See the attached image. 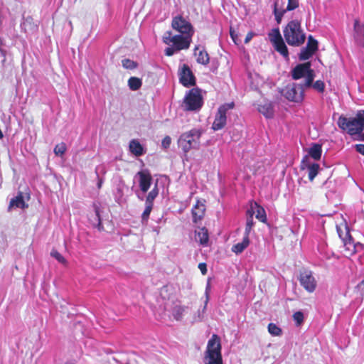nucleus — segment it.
<instances>
[{"instance_id": "864d4df0", "label": "nucleus", "mask_w": 364, "mask_h": 364, "mask_svg": "<svg viewBox=\"0 0 364 364\" xmlns=\"http://www.w3.org/2000/svg\"><path fill=\"white\" fill-rule=\"evenodd\" d=\"M274 16L277 23H280L282 19V16L280 15H277V14H274Z\"/></svg>"}, {"instance_id": "4468645a", "label": "nucleus", "mask_w": 364, "mask_h": 364, "mask_svg": "<svg viewBox=\"0 0 364 364\" xmlns=\"http://www.w3.org/2000/svg\"><path fill=\"white\" fill-rule=\"evenodd\" d=\"M353 36L355 43L358 46L364 48V21L355 20Z\"/></svg>"}, {"instance_id": "20e7f679", "label": "nucleus", "mask_w": 364, "mask_h": 364, "mask_svg": "<svg viewBox=\"0 0 364 364\" xmlns=\"http://www.w3.org/2000/svg\"><path fill=\"white\" fill-rule=\"evenodd\" d=\"M202 133L201 129L196 128L183 133L178 140V146L186 154L192 149H198Z\"/></svg>"}, {"instance_id": "5701e85b", "label": "nucleus", "mask_w": 364, "mask_h": 364, "mask_svg": "<svg viewBox=\"0 0 364 364\" xmlns=\"http://www.w3.org/2000/svg\"><path fill=\"white\" fill-rule=\"evenodd\" d=\"M258 111L267 118H272L274 115L273 106L269 102L259 105Z\"/></svg>"}, {"instance_id": "09e8293b", "label": "nucleus", "mask_w": 364, "mask_h": 364, "mask_svg": "<svg viewBox=\"0 0 364 364\" xmlns=\"http://www.w3.org/2000/svg\"><path fill=\"white\" fill-rule=\"evenodd\" d=\"M176 48H172V47H168L165 49L164 52H165V55H167V56H171L174 54L175 51H176Z\"/></svg>"}, {"instance_id": "473e14b6", "label": "nucleus", "mask_w": 364, "mask_h": 364, "mask_svg": "<svg viewBox=\"0 0 364 364\" xmlns=\"http://www.w3.org/2000/svg\"><path fill=\"white\" fill-rule=\"evenodd\" d=\"M159 194V190L156 186L148 194L146 198L145 203L152 204L154 205V200Z\"/></svg>"}, {"instance_id": "39448f33", "label": "nucleus", "mask_w": 364, "mask_h": 364, "mask_svg": "<svg viewBox=\"0 0 364 364\" xmlns=\"http://www.w3.org/2000/svg\"><path fill=\"white\" fill-rule=\"evenodd\" d=\"M203 105V97L201 89L194 87L186 92L182 104V107L185 111H198L201 109Z\"/></svg>"}, {"instance_id": "bf43d9fd", "label": "nucleus", "mask_w": 364, "mask_h": 364, "mask_svg": "<svg viewBox=\"0 0 364 364\" xmlns=\"http://www.w3.org/2000/svg\"><path fill=\"white\" fill-rule=\"evenodd\" d=\"M360 140L364 141V133L361 135Z\"/></svg>"}, {"instance_id": "6e6552de", "label": "nucleus", "mask_w": 364, "mask_h": 364, "mask_svg": "<svg viewBox=\"0 0 364 364\" xmlns=\"http://www.w3.org/2000/svg\"><path fill=\"white\" fill-rule=\"evenodd\" d=\"M306 88L303 84L291 83L283 89L282 94L289 101L300 102L304 99Z\"/></svg>"}, {"instance_id": "a18cd8bd", "label": "nucleus", "mask_w": 364, "mask_h": 364, "mask_svg": "<svg viewBox=\"0 0 364 364\" xmlns=\"http://www.w3.org/2000/svg\"><path fill=\"white\" fill-rule=\"evenodd\" d=\"M171 143V137L168 136H166L163 139L161 145L164 148L167 149L170 146Z\"/></svg>"}, {"instance_id": "aec40b11", "label": "nucleus", "mask_w": 364, "mask_h": 364, "mask_svg": "<svg viewBox=\"0 0 364 364\" xmlns=\"http://www.w3.org/2000/svg\"><path fill=\"white\" fill-rule=\"evenodd\" d=\"M138 175L139 176L140 189L142 192L146 193L150 188L152 177L149 173L144 171H139Z\"/></svg>"}, {"instance_id": "9d476101", "label": "nucleus", "mask_w": 364, "mask_h": 364, "mask_svg": "<svg viewBox=\"0 0 364 364\" xmlns=\"http://www.w3.org/2000/svg\"><path fill=\"white\" fill-rule=\"evenodd\" d=\"M171 27L182 35H193V30L191 23L186 21L181 15L173 18Z\"/></svg>"}, {"instance_id": "0eeeda50", "label": "nucleus", "mask_w": 364, "mask_h": 364, "mask_svg": "<svg viewBox=\"0 0 364 364\" xmlns=\"http://www.w3.org/2000/svg\"><path fill=\"white\" fill-rule=\"evenodd\" d=\"M191 35H172V32L166 31L163 36V41L166 45L173 43L176 50L188 49L190 46Z\"/></svg>"}, {"instance_id": "13d9d810", "label": "nucleus", "mask_w": 364, "mask_h": 364, "mask_svg": "<svg viewBox=\"0 0 364 364\" xmlns=\"http://www.w3.org/2000/svg\"><path fill=\"white\" fill-rule=\"evenodd\" d=\"M233 107H234V103L233 102L229 103V105H228L229 109H232Z\"/></svg>"}, {"instance_id": "4d7b16f0", "label": "nucleus", "mask_w": 364, "mask_h": 364, "mask_svg": "<svg viewBox=\"0 0 364 364\" xmlns=\"http://www.w3.org/2000/svg\"><path fill=\"white\" fill-rule=\"evenodd\" d=\"M108 363H109V364H114V363H117V361L115 358H112V360H109Z\"/></svg>"}, {"instance_id": "c9c22d12", "label": "nucleus", "mask_w": 364, "mask_h": 364, "mask_svg": "<svg viewBox=\"0 0 364 364\" xmlns=\"http://www.w3.org/2000/svg\"><path fill=\"white\" fill-rule=\"evenodd\" d=\"M309 50L315 53L318 49V41L315 40L311 36L308 38L307 45L306 46Z\"/></svg>"}, {"instance_id": "9b49d317", "label": "nucleus", "mask_w": 364, "mask_h": 364, "mask_svg": "<svg viewBox=\"0 0 364 364\" xmlns=\"http://www.w3.org/2000/svg\"><path fill=\"white\" fill-rule=\"evenodd\" d=\"M299 281L301 287L308 291L312 293L315 291L317 282L311 270L304 269L300 272Z\"/></svg>"}, {"instance_id": "c85d7f7f", "label": "nucleus", "mask_w": 364, "mask_h": 364, "mask_svg": "<svg viewBox=\"0 0 364 364\" xmlns=\"http://www.w3.org/2000/svg\"><path fill=\"white\" fill-rule=\"evenodd\" d=\"M336 228L339 237L342 242L351 237L349 228L346 224L337 226Z\"/></svg>"}, {"instance_id": "cd10ccee", "label": "nucleus", "mask_w": 364, "mask_h": 364, "mask_svg": "<svg viewBox=\"0 0 364 364\" xmlns=\"http://www.w3.org/2000/svg\"><path fill=\"white\" fill-rule=\"evenodd\" d=\"M247 220H246V224H245V229L244 235L249 236L252 228L255 225V222L253 220V213H250V210L247 211Z\"/></svg>"}, {"instance_id": "49530a36", "label": "nucleus", "mask_w": 364, "mask_h": 364, "mask_svg": "<svg viewBox=\"0 0 364 364\" xmlns=\"http://www.w3.org/2000/svg\"><path fill=\"white\" fill-rule=\"evenodd\" d=\"M287 11V9L283 10H279L277 9V3H274V14H277V15H280L283 17L284 14Z\"/></svg>"}, {"instance_id": "c03bdc74", "label": "nucleus", "mask_w": 364, "mask_h": 364, "mask_svg": "<svg viewBox=\"0 0 364 364\" xmlns=\"http://www.w3.org/2000/svg\"><path fill=\"white\" fill-rule=\"evenodd\" d=\"M229 33L236 45H239L241 43V40L239 38L237 34H236L235 31H232L231 28L229 30Z\"/></svg>"}, {"instance_id": "de8ad7c7", "label": "nucleus", "mask_w": 364, "mask_h": 364, "mask_svg": "<svg viewBox=\"0 0 364 364\" xmlns=\"http://www.w3.org/2000/svg\"><path fill=\"white\" fill-rule=\"evenodd\" d=\"M198 268L200 270L203 275H205L207 274V265L204 262L199 263Z\"/></svg>"}, {"instance_id": "ea45409f", "label": "nucleus", "mask_w": 364, "mask_h": 364, "mask_svg": "<svg viewBox=\"0 0 364 364\" xmlns=\"http://www.w3.org/2000/svg\"><path fill=\"white\" fill-rule=\"evenodd\" d=\"M311 87L318 92H323L325 89V84L321 80H316L314 83L312 82Z\"/></svg>"}, {"instance_id": "a19ab883", "label": "nucleus", "mask_w": 364, "mask_h": 364, "mask_svg": "<svg viewBox=\"0 0 364 364\" xmlns=\"http://www.w3.org/2000/svg\"><path fill=\"white\" fill-rule=\"evenodd\" d=\"M160 295L164 299H169V287L168 285L163 286L160 289Z\"/></svg>"}, {"instance_id": "bb28decb", "label": "nucleus", "mask_w": 364, "mask_h": 364, "mask_svg": "<svg viewBox=\"0 0 364 364\" xmlns=\"http://www.w3.org/2000/svg\"><path fill=\"white\" fill-rule=\"evenodd\" d=\"M188 309V306L176 305L173 308L172 315L175 320L181 321L184 313Z\"/></svg>"}, {"instance_id": "f8f14e48", "label": "nucleus", "mask_w": 364, "mask_h": 364, "mask_svg": "<svg viewBox=\"0 0 364 364\" xmlns=\"http://www.w3.org/2000/svg\"><path fill=\"white\" fill-rule=\"evenodd\" d=\"M178 75L179 82L184 87H190L196 85V77L188 65H183L181 69L178 73Z\"/></svg>"}, {"instance_id": "423d86ee", "label": "nucleus", "mask_w": 364, "mask_h": 364, "mask_svg": "<svg viewBox=\"0 0 364 364\" xmlns=\"http://www.w3.org/2000/svg\"><path fill=\"white\" fill-rule=\"evenodd\" d=\"M291 77L294 80L304 78V86L311 87L315 78V72L311 68V63L307 62L297 65L291 70Z\"/></svg>"}, {"instance_id": "3c124183", "label": "nucleus", "mask_w": 364, "mask_h": 364, "mask_svg": "<svg viewBox=\"0 0 364 364\" xmlns=\"http://www.w3.org/2000/svg\"><path fill=\"white\" fill-rule=\"evenodd\" d=\"M253 33H248L245 38V43H247L250 42V41L252 38Z\"/></svg>"}, {"instance_id": "603ef678", "label": "nucleus", "mask_w": 364, "mask_h": 364, "mask_svg": "<svg viewBox=\"0 0 364 364\" xmlns=\"http://www.w3.org/2000/svg\"><path fill=\"white\" fill-rule=\"evenodd\" d=\"M357 288L364 293V279L358 284Z\"/></svg>"}, {"instance_id": "412c9836", "label": "nucleus", "mask_w": 364, "mask_h": 364, "mask_svg": "<svg viewBox=\"0 0 364 364\" xmlns=\"http://www.w3.org/2000/svg\"><path fill=\"white\" fill-rule=\"evenodd\" d=\"M28 204L24 201L22 192H19L18 195L10 200L9 210L13 208H20L22 209L28 208Z\"/></svg>"}, {"instance_id": "2f4dec72", "label": "nucleus", "mask_w": 364, "mask_h": 364, "mask_svg": "<svg viewBox=\"0 0 364 364\" xmlns=\"http://www.w3.org/2000/svg\"><path fill=\"white\" fill-rule=\"evenodd\" d=\"M122 64L123 68L127 70H134L138 66V63L136 62L129 58L122 60Z\"/></svg>"}, {"instance_id": "1a4fd4ad", "label": "nucleus", "mask_w": 364, "mask_h": 364, "mask_svg": "<svg viewBox=\"0 0 364 364\" xmlns=\"http://www.w3.org/2000/svg\"><path fill=\"white\" fill-rule=\"evenodd\" d=\"M269 41L274 49L286 59L289 57V52L287 46L280 33L279 28H273L268 34Z\"/></svg>"}, {"instance_id": "f3484780", "label": "nucleus", "mask_w": 364, "mask_h": 364, "mask_svg": "<svg viewBox=\"0 0 364 364\" xmlns=\"http://www.w3.org/2000/svg\"><path fill=\"white\" fill-rule=\"evenodd\" d=\"M342 242V253L346 257H350L353 255L357 252V249L361 246L360 243L355 244L353 241L352 237L346 239Z\"/></svg>"}, {"instance_id": "f03ea898", "label": "nucleus", "mask_w": 364, "mask_h": 364, "mask_svg": "<svg viewBox=\"0 0 364 364\" xmlns=\"http://www.w3.org/2000/svg\"><path fill=\"white\" fill-rule=\"evenodd\" d=\"M204 364H223L220 338L213 334L208 341L203 357Z\"/></svg>"}, {"instance_id": "72a5a7b5", "label": "nucleus", "mask_w": 364, "mask_h": 364, "mask_svg": "<svg viewBox=\"0 0 364 364\" xmlns=\"http://www.w3.org/2000/svg\"><path fill=\"white\" fill-rule=\"evenodd\" d=\"M268 331L273 336H279L282 335V329L275 323H270L268 325Z\"/></svg>"}, {"instance_id": "052dcab7", "label": "nucleus", "mask_w": 364, "mask_h": 364, "mask_svg": "<svg viewBox=\"0 0 364 364\" xmlns=\"http://www.w3.org/2000/svg\"><path fill=\"white\" fill-rule=\"evenodd\" d=\"M65 364H73L72 362H66Z\"/></svg>"}, {"instance_id": "f704fd0d", "label": "nucleus", "mask_w": 364, "mask_h": 364, "mask_svg": "<svg viewBox=\"0 0 364 364\" xmlns=\"http://www.w3.org/2000/svg\"><path fill=\"white\" fill-rule=\"evenodd\" d=\"M314 53L312 52L311 50H309L306 47L303 48L301 50V52L299 53V58L301 60H306L309 59Z\"/></svg>"}, {"instance_id": "8fccbe9b", "label": "nucleus", "mask_w": 364, "mask_h": 364, "mask_svg": "<svg viewBox=\"0 0 364 364\" xmlns=\"http://www.w3.org/2000/svg\"><path fill=\"white\" fill-rule=\"evenodd\" d=\"M355 149L358 152L364 155V144H357L355 146Z\"/></svg>"}, {"instance_id": "ddd939ff", "label": "nucleus", "mask_w": 364, "mask_h": 364, "mask_svg": "<svg viewBox=\"0 0 364 364\" xmlns=\"http://www.w3.org/2000/svg\"><path fill=\"white\" fill-rule=\"evenodd\" d=\"M228 105H221L215 115V120L213 123L212 128L215 131L221 129L226 124Z\"/></svg>"}, {"instance_id": "dca6fc26", "label": "nucleus", "mask_w": 364, "mask_h": 364, "mask_svg": "<svg viewBox=\"0 0 364 364\" xmlns=\"http://www.w3.org/2000/svg\"><path fill=\"white\" fill-rule=\"evenodd\" d=\"M301 169L308 170L309 179L312 181L318 173L320 166L318 164L310 163L308 156H306L301 161Z\"/></svg>"}, {"instance_id": "a211bd4d", "label": "nucleus", "mask_w": 364, "mask_h": 364, "mask_svg": "<svg viewBox=\"0 0 364 364\" xmlns=\"http://www.w3.org/2000/svg\"><path fill=\"white\" fill-rule=\"evenodd\" d=\"M191 213L193 216V222L194 223H198V222L201 221L205 216V205L198 200L196 205L193 207Z\"/></svg>"}, {"instance_id": "f257e3e1", "label": "nucleus", "mask_w": 364, "mask_h": 364, "mask_svg": "<svg viewBox=\"0 0 364 364\" xmlns=\"http://www.w3.org/2000/svg\"><path fill=\"white\" fill-rule=\"evenodd\" d=\"M340 129L353 136L364 130V110L358 111L355 117L348 118L341 115L337 121Z\"/></svg>"}, {"instance_id": "37998d69", "label": "nucleus", "mask_w": 364, "mask_h": 364, "mask_svg": "<svg viewBox=\"0 0 364 364\" xmlns=\"http://www.w3.org/2000/svg\"><path fill=\"white\" fill-rule=\"evenodd\" d=\"M294 321L298 325L301 324L304 320V315L301 311H297L293 315Z\"/></svg>"}, {"instance_id": "b1692460", "label": "nucleus", "mask_w": 364, "mask_h": 364, "mask_svg": "<svg viewBox=\"0 0 364 364\" xmlns=\"http://www.w3.org/2000/svg\"><path fill=\"white\" fill-rule=\"evenodd\" d=\"M250 245L249 236L244 235L242 241L232 247V251L235 254L242 252Z\"/></svg>"}, {"instance_id": "2eb2a0df", "label": "nucleus", "mask_w": 364, "mask_h": 364, "mask_svg": "<svg viewBox=\"0 0 364 364\" xmlns=\"http://www.w3.org/2000/svg\"><path fill=\"white\" fill-rule=\"evenodd\" d=\"M93 213L89 215V221L92 225L97 228L98 230L103 231L105 230L101 220L100 216V204L99 203H93Z\"/></svg>"}, {"instance_id": "c756f323", "label": "nucleus", "mask_w": 364, "mask_h": 364, "mask_svg": "<svg viewBox=\"0 0 364 364\" xmlns=\"http://www.w3.org/2000/svg\"><path fill=\"white\" fill-rule=\"evenodd\" d=\"M142 81L140 78L136 77H131L128 80V86L132 91H136L141 88Z\"/></svg>"}, {"instance_id": "393cba45", "label": "nucleus", "mask_w": 364, "mask_h": 364, "mask_svg": "<svg viewBox=\"0 0 364 364\" xmlns=\"http://www.w3.org/2000/svg\"><path fill=\"white\" fill-rule=\"evenodd\" d=\"M308 154L310 157L314 160H319L322 154L321 146L318 144H314L308 150Z\"/></svg>"}, {"instance_id": "58836bf2", "label": "nucleus", "mask_w": 364, "mask_h": 364, "mask_svg": "<svg viewBox=\"0 0 364 364\" xmlns=\"http://www.w3.org/2000/svg\"><path fill=\"white\" fill-rule=\"evenodd\" d=\"M50 255L61 264H65L67 262L65 257L56 250H52Z\"/></svg>"}, {"instance_id": "6ab92c4d", "label": "nucleus", "mask_w": 364, "mask_h": 364, "mask_svg": "<svg viewBox=\"0 0 364 364\" xmlns=\"http://www.w3.org/2000/svg\"><path fill=\"white\" fill-rule=\"evenodd\" d=\"M247 210H250V213H253V215L256 213V218L258 219L260 222L264 223L267 222V215L265 210L257 203H252L250 205V208Z\"/></svg>"}, {"instance_id": "a878e982", "label": "nucleus", "mask_w": 364, "mask_h": 364, "mask_svg": "<svg viewBox=\"0 0 364 364\" xmlns=\"http://www.w3.org/2000/svg\"><path fill=\"white\" fill-rule=\"evenodd\" d=\"M129 150L136 156H140L144 153L143 146L137 140L135 139H133L130 141Z\"/></svg>"}, {"instance_id": "4c0bfd02", "label": "nucleus", "mask_w": 364, "mask_h": 364, "mask_svg": "<svg viewBox=\"0 0 364 364\" xmlns=\"http://www.w3.org/2000/svg\"><path fill=\"white\" fill-rule=\"evenodd\" d=\"M146 205V208H145V210H144L142 215H141V219L143 221H147L149 218V215H150V213L152 210V208H153V205L152 204H148V203H145Z\"/></svg>"}, {"instance_id": "4be33fe9", "label": "nucleus", "mask_w": 364, "mask_h": 364, "mask_svg": "<svg viewBox=\"0 0 364 364\" xmlns=\"http://www.w3.org/2000/svg\"><path fill=\"white\" fill-rule=\"evenodd\" d=\"M196 240L202 245H207L209 240V235L207 228L205 227L196 230Z\"/></svg>"}, {"instance_id": "6e6d98bb", "label": "nucleus", "mask_w": 364, "mask_h": 364, "mask_svg": "<svg viewBox=\"0 0 364 364\" xmlns=\"http://www.w3.org/2000/svg\"><path fill=\"white\" fill-rule=\"evenodd\" d=\"M102 178H99L98 183H97V188H100L101 186H102Z\"/></svg>"}, {"instance_id": "79ce46f5", "label": "nucleus", "mask_w": 364, "mask_h": 364, "mask_svg": "<svg viewBox=\"0 0 364 364\" xmlns=\"http://www.w3.org/2000/svg\"><path fill=\"white\" fill-rule=\"evenodd\" d=\"M299 6V0H288L287 11H292Z\"/></svg>"}, {"instance_id": "7c9ffc66", "label": "nucleus", "mask_w": 364, "mask_h": 364, "mask_svg": "<svg viewBox=\"0 0 364 364\" xmlns=\"http://www.w3.org/2000/svg\"><path fill=\"white\" fill-rule=\"evenodd\" d=\"M210 60L208 53L205 50H200L197 55V62L202 65L208 64Z\"/></svg>"}, {"instance_id": "7ed1b4c3", "label": "nucleus", "mask_w": 364, "mask_h": 364, "mask_svg": "<svg viewBox=\"0 0 364 364\" xmlns=\"http://www.w3.org/2000/svg\"><path fill=\"white\" fill-rule=\"evenodd\" d=\"M283 33L284 38L289 46H299L305 41L306 35L301 28V23L296 20L289 22Z\"/></svg>"}, {"instance_id": "5fc2aeb1", "label": "nucleus", "mask_w": 364, "mask_h": 364, "mask_svg": "<svg viewBox=\"0 0 364 364\" xmlns=\"http://www.w3.org/2000/svg\"><path fill=\"white\" fill-rule=\"evenodd\" d=\"M136 357H133V358H130L129 360H128V363L127 364H133L132 363L134 362H136Z\"/></svg>"}, {"instance_id": "e433bc0d", "label": "nucleus", "mask_w": 364, "mask_h": 364, "mask_svg": "<svg viewBox=\"0 0 364 364\" xmlns=\"http://www.w3.org/2000/svg\"><path fill=\"white\" fill-rule=\"evenodd\" d=\"M65 151H66V145L63 142L57 144L54 148V153L57 156H62L65 153Z\"/></svg>"}]
</instances>
